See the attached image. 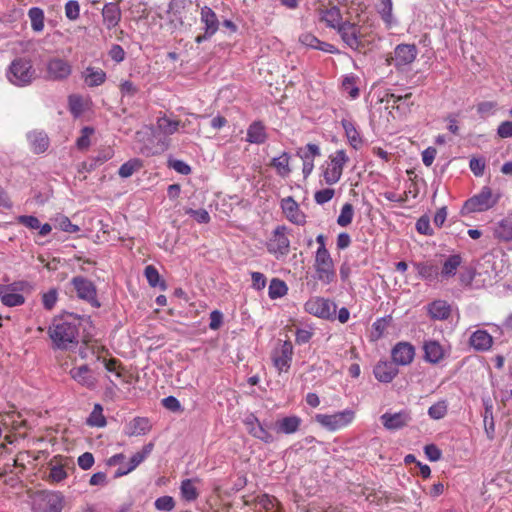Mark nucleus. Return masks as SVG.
I'll return each instance as SVG.
<instances>
[{"label": "nucleus", "instance_id": "26", "mask_svg": "<svg viewBox=\"0 0 512 512\" xmlns=\"http://www.w3.org/2000/svg\"><path fill=\"white\" fill-rule=\"evenodd\" d=\"M427 313L432 320L444 321L451 315V305L445 300H434L427 305Z\"/></svg>", "mask_w": 512, "mask_h": 512}, {"label": "nucleus", "instance_id": "38", "mask_svg": "<svg viewBox=\"0 0 512 512\" xmlns=\"http://www.w3.org/2000/svg\"><path fill=\"white\" fill-rule=\"evenodd\" d=\"M341 124L343 126V129L345 130V134L350 145L353 148L358 149L362 145L363 141L360 136V133L355 127V124L349 119H343L341 121Z\"/></svg>", "mask_w": 512, "mask_h": 512}, {"label": "nucleus", "instance_id": "37", "mask_svg": "<svg viewBox=\"0 0 512 512\" xmlns=\"http://www.w3.org/2000/svg\"><path fill=\"white\" fill-rule=\"evenodd\" d=\"M482 273L475 271L473 268H466L459 275L460 283L466 287L479 288L484 285L486 279L480 283L479 279Z\"/></svg>", "mask_w": 512, "mask_h": 512}, {"label": "nucleus", "instance_id": "33", "mask_svg": "<svg viewBox=\"0 0 512 512\" xmlns=\"http://www.w3.org/2000/svg\"><path fill=\"white\" fill-rule=\"evenodd\" d=\"M30 148L35 153H43L49 147V138L43 130H33L27 134Z\"/></svg>", "mask_w": 512, "mask_h": 512}, {"label": "nucleus", "instance_id": "56", "mask_svg": "<svg viewBox=\"0 0 512 512\" xmlns=\"http://www.w3.org/2000/svg\"><path fill=\"white\" fill-rule=\"evenodd\" d=\"M185 213L192 217L196 222L200 224H207L210 222V215L205 209H192L188 208L185 210Z\"/></svg>", "mask_w": 512, "mask_h": 512}, {"label": "nucleus", "instance_id": "48", "mask_svg": "<svg viewBox=\"0 0 512 512\" xmlns=\"http://www.w3.org/2000/svg\"><path fill=\"white\" fill-rule=\"evenodd\" d=\"M87 424L92 427H104L107 424L106 418L103 415V408L100 404H95L92 412L90 413Z\"/></svg>", "mask_w": 512, "mask_h": 512}, {"label": "nucleus", "instance_id": "7", "mask_svg": "<svg viewBox=\"0 0 512 512\" xmlns=\"http://www.w3.org/2000/svg\"><path fill=\"white\" fill-rule=\"evenodd\" d=\"M418 55L415 44H398L393 54L386 59L388 65H393L398 71H404L410 66Z\"/></svg>", "mask_w": 512, "mask_h": 512}, {"label": "nucleus", "instance_id": "42", "mask_svg": "<svg viewBox=\"0 0 512 512\" xmlns=\"http://www.w3.org/2000/svg\"><path fill=\"white\" fill-rule=\"evenodd\" d=\"M145 277L147 279L148 284L153 288H160L162 291H165L167 289L166 282L161 279V276L153 265H148L145 267L144 270Z\"/></svg>", "mask_w": 512, "mask_h": 512}, {"label": "nucleus", "instance_id": "1", "mask_svg": "<svg viewBox=\"0 0 512 512\" xmlns=\"http://www.w3.org/2000/svg\"><path fill=\"white\" fill-rule=\"evenodd\" d=\"M82 318L70 313L54 318L48 329L53 346L60 350H67L79 343V333Z\"/></svg>", "mask_w": 512, "mask_h": 512}, {"label": "nucleus", "instance_id": "53", "mask_svg": "<svg viewBox=\"0 0 512 512\" xmlns=\"http://www.w3.org/2000/svg\"><path fill=\"white\" fill-rule=\"evenodd\" d=\"M55 227L67 233H77L80 231V228L73 224L65 215H59L55 218Z\"/></svg>", "mask_w": 512, "mask_h": 512}, {"label": "nucleus", "instance_id": "24", "mask_svg": "<svg viewBox=\"0 0 512 512\" xmlns=\"http://www.w3.org/2000/svg\"><path fill=\"white\" fill-rule=\"evenodd\" d=\"M318 11L320 21L324 22L327 27L335 29L336 31L345 22L343 21L341 11L337 6L320 8Z\"/></svg>", "mask_w": 512, "mask_h": 512}, {"label": "nucleus", "instance_id": "34", "mask_svg": "<svg viewBox=\"0 0 512 512\" xmlns=\"http://www.w3.org/2000/svg\"><path fill=\"white\" fill-rule=\"evenodd\" d=\"M267 139L266 128L261 121L252 122L246 134V141L252 144H262Z\"/></svg>", "mask_w": 512, "mask_h": 512}, {"label": "nucleus", "instance_id": "41", "mask_svg": "<svg viewBox=\"0 0 512 512\" xmlns=\"http://www.w3.org/2000/svg\"><path fill=\"white\" fill-rule=\"evenodd\" d=\"M344 163L345 162H331L326 167V169L323 172V176L327 184L332 185L339 181L342 175Z\"/></svg>", "mask_w": 512, "mask_h": 512}, {"label": "nucleus", "instance_id": "14", "mask_svg": "<svg viewBox=\"0 0 512 512\" xmlns=\"http://www.w3.org/2000/svg\"><path fill=\"white\" fill-rule=\"evenodd\" d=\"M380 421L385 429L397 431L407 427L412 421L411 411L402 409L398 412H385L380 416Z\"/></svg>", "mask_w": 512, "mask_h": 512}, {"label": "nucleus", "instance_id": "63", "mask_svg": "<svg viewBox=\"0 0 512 512\" xmlns=\"http://www.w3.org/2000/svg\"><path fill=\"white\" fill-rule=\"evenodd\" d=\"M342 88L353 99L359 96V89L355 86V78L353 76L344 78V80L342 81Z\"/></svg>", "mask_w": 512, "mask_h": 512}, {"label": "nucleus", "instance_id": "35", "mask_svg": "<svg viewBox=\"0 0 512 512\" xmlns=\"http://www.w3.org/2000/svg\"><path fill=\"white\" fill-rule=\"evenodd\" d=\"M186 125L185 122H181L179 120L171 119L170 117L164 115L159 117L157 120V126L163 136L172 135L179 130V128H184Z\"/></svg>", "mask_w": 512, "mask_h": 512}, {"label": "nucleus", "instance_id": "4", "mask_svg": "<svg viewBox=\"0 0 512 512\" xmlns=\"http://www.w3.org/2000/svg\"><path fill=\"white\" fill-rule=\"evenodd\" d=\"M8 81L17 87H26L36 79V70L30 60L17 58L6 72Z\"/></svg>", "mask_w": 512, "mask_h": 512}, {"label": "nucleus", "instance_id": "23", "mask_svg": "<svg viewBox=\"0 0 512 512\" xmlns=\"http://www.w3.org/2000/svg\"><path fill=\"white\" fill-rule=\"evenodd\" d=\"M281 208L290 222L297 225L305 223V215L300 211L299 205L292 197L282 199Z\"/></svg>", "mask_w": 512, "mask_h": 512}, {"label": "nucleus", "instance_id": "49", "mask_svg": "<svg viewBox=\"0 0 512 512\" xmlns=\"http://www.w3.org/2000/svg\"><path fill=\"white\" fill-rule=\"evenodd\" d=\"M483 422H484V428H485V432H486L488 439L493 440L494 432H495V423H494L493 410H492L491 405H488V404L485 405Z\"/></svg>", "mask_w": 512, "mask_h": 512}, {"label": "nucleus", "instance_id": "21", "mask_svg": "<svg viewBox=\"0 0 512 512\" xmlns=\"http://www.w3.org/2000/svg\"><path fill=\"white\" fill-rule=\"evenodd\" d=\"M69 375L78 384L88 389H94L96 386L97 380L88 365L73 367L69 371Z\"/></svg>", "mask_w": 512, "mask_h": 512}, {"label": "nucleus", "instance_id": "60", "mask_svg": "<svg viewBox=\"0 0 512 512\" xmlns=\"http://www.w3.org/2000/svg\"><path fill=\"white\" fill-rule=\"evenodd\" d=\"M416 230L422 235H433L434 231L430 226V218L427 215H423L417 220Z\"/></svg>", "mask_w": 512, "mask_h": 512}, {"label": "nucleus", "instance_id": "59", "mask_svg": "<svg viewBox=\"0 0 512 512\" xmlns=\"http://www.w3.org/2000/svg\"><path fill=\"white\" fill-rule=\"evenodd\" d=\"M65 16L69 20H77L80 16V5L76 0H69L65 4Z\"/></svg>", "mask_w": 512, "mask_h": 512}, {"label": "nucleus", "instance_id": "13", "mask_svg": "<svg viewBox=\"0 0 512 512\" xmlns=\"http://www.w3.org/2000/svg\"><path fill=\"white\" fill-rule=\"evenodd\" d=\"M244 425L248 433L254 438L264 442L265 444H270L274 442V436L269 432V428L271 426L262 423L255 414L250 413L247 415L243 421Z\"/></svg>", "mask_w": 512, "mask_h": 512}, {"label": "nucleus", "instance_id": "64", "mask_svg": "<svg viewBox=\"0 0 512 512\" xmlns=\"http://www.w3.org/2000/svg\"><path fill=\"white\" fill-rule=\"evenodd\" d=\"M141 167V162H124V164L119 168L118 173L122 178H128Z\"/></svg>", "mask_w": 512, "mask_h": 512}, {"label": "nucleus", "instance_id": "17", "mask_svg": "<svg viewBox=\"0 0 512 512\" xmlns=\"http://www.w3.org/2000/svg\"><path fill=\"white\" fill-rule=\"evenodd\" d=\"M290 248V241L286 236V227L277 226L273 232V236L270 239L267 249L268 252L274 255H287Z\"/></svg>", "mask_w": 512, "mask_h": 512}, {"label": "nucleus", "instance_id": "28", "mask_svg": "<svg viewBox=\"0 0 512 512\" xmlns=\"http://www.w3.org/2000/svg\"><path fill=\"white\" fill-rule=\"evenodd\" d=\"M301 423L302 420L299 416H286L274 423V429L279 434H294L299 430Z\"/></svg>", "mask_w": 512, "mask_h": 512}, {"label": "nucleus", "instance_id": "25", "mask_svg": "<svg viewBox=\"0 0 512 512\" xmlns=\"http://www.w3.org/2000/svg\"><path fill=\"white\" fill-rule=\"evenodd\" d=\"M151 428L152 425L147 417L138 416L125 425L124 433L129 437L141 436L150 432Z\"/></svg>", "mask_w": 512, "mask_h": 512}, {"label": "nucleus", "instance_id": "20", "mask_svg": "<svg viewBox=\"0 0 512 512\" xmlns=\"http://www.w3.org/2000/svg\"><path fill=\"white\" fill-rule=\"evenodd\" d=\"M424 360L430 364L440 363L447 355V350L439 341L425 340L423 343Z\"/></svg>", "mask_w": 512, "mask_h": 512}, {"label": "nucleus", "instance_id": "29", "mask_svg": "<svg viewBox=\"0 0 512 512\" xmlns=\"http://www.w3.org/2000/svg\"><path fill=\"white\" fill-rule=\"evenodd\" d=\"M299 42L312 49L320 50L323 52L334 54L337 49L334 45L319 40L315 35L311 33H303L299 36Z\"/></svg>", "mask_w": 512, "mask_h": 512}, {"label": "nucleus", "instance_id": "11", "mask_svg": "<svg viewBox=\"0 0 512 512\" xmlns=\"http://www.w3.org/2000/svg\"><path fill=\"white\" fill-rule=\"evenodd\" d=\"M71 285L79 299L88 302L95 308H99L101 306L97 298L96 286L91 280L83 276H75L71 279Z\"/></svg>", "mask_w": 512, "mask_h": 512}, {"label": "nucleus", "instance_id": "61", "mask_svg": "<svg viewBox=\"0 0 512 512\" xmlns=\"http://www.w3.org/2000/svg\"><path fill=\"white\" fill-rule=\"evenodd\" d=\"M334 194L335 191L332 188L321 189L315 192L314 200L317 204L323 205L329 202L333 198Z\"/></svg>", "mask_w": 512, "mask_h": 512}, {"label": "nucleus", "instance_id": "36", "mask_svg": "<svg viewBox=\"0 0 512 512\" xmlns=\"http://www.w3.org/2000/svg\"><path fill=\"white\" fill-rule=\"evenodd\" d=\"M376 8L387 28H391L396 24V20L393 16L392 0H378Z\"/></svg>", "mask_w": 512, "mask_h": 512}, {"label": "nucleus", "instance_id": "10", "mask_svg": "<svg viewBox=\"0 0 512 512\" xmlns=\"http://www.w3.org/2000/svg\"><path fill=\"white\" fill-rule=\"evenodd\" d=\"M71 63L60 57H51L45 62L44 78L48 81H64L72 74Z\"/></svg>", "mask_w": 512, "mask_h": 512}, {"label": "nucleus", "instance_id": "8", "mask_svg": "<svg viewBox=\"0 0 512 512\" xmlns=\"http://www.w3.org/2000/svg\"><path fill=\"white\" fill-rule=\"evenodd\" d=\"M305 311L324 320H335L337 305L324 297H311L304 305Z\"/></svg>", "mask_w": 512, "mask_h": 512}, {"label": "nucleus", "instance_id": "54", "mask_svg": "<svg viewBox=\"0 0 512 512\" xmlns=\"http://www.w3.org/2000/svg\"><path fill=\"white\" fill-rule=\"evenodd\" d=\"M297 156L302 160L313 159L320 156V149L316 144H307L297 150Z\"/></svg>", "mask_w": 512, "mask_h": 512}, {"label": "nucleus", "instance_id": "16", "mask_svg": "<svg viewBox=\"0 0 512 512\" xmlns=\"http://www.w3.org/2000/svg\"><path fill=\"white\" fill-rule=\"evenodd\" d=\"M414 357L415 347L410 342L400 341L391 349V358L395 365L407 366L412 363Z\"/></svg>", "mask_w": 512, "mask_h": 512}, {"label": "nucleus", "instance_id": "18", "mask_svg": "<svg viewBox=\"0 0 512 512\" xmlns=\"http://www.w3.org/2000/svg\"><path fill=\"white\" fill-rule=\"evenodd\" d=\"M418 276L427 284H435L441 281L440 267L434 260L414 263Z\"/></svg>", "mask_w": 512, "mask_h": 512}, {"label": "nucleus", "instance_id": "47", "mask_svg": "<svg viewBox=\"0 0 512 512\" xmlns=\"http://www.w3.org/2000/svg\"><path fill=\"white\" fill-rule=\"evenodd\" d=\"M288 287L283 280L273 278L270 282L268 295L271 299H278L287 294Z\"/></svg>", "mask_w": 512, "mask_h": 512}, {"label": "nucleus", "instance_id": "30", "mask_svg": "<svg viewBox=\"0 0 512 512\" xmlns=\"http://www.w3.org/2000/svg\"><path fill=\"white\" fill-rule=\"evenodd\" d=\"M103 22L107 29L115 28L121 20V10L117 3H106L102 9Z\"/></svg>", "mask_w": 512, "mask_h": 512}, {"label": "nucleus", "instance_id": "15", "mask_svg": "<svg viewBox=\"0 0 512 512\" xmlns=\"http://www.w3.org/2000/svg\"><path fill=\"white\" fill-rule=\"evenodd\" d=\"M293 345L290 341H284L279 350L272 354V363L279 374L287 373L292 364Z\"/></svg>", "mask_w": 512, "mask_h": 512}, {"label": "nucleus", "instance_id": "6", "mask_svg": "<svg viewBox=\"0 0 512 512\" xmlns=\"http://www.w3.org/2000/svg\"><path fill=\"white\" fill-rule=\"evenodd\" d=\"M355 411L347 408L334 414H316L314 420L328 431H337L353 422Z\"/></svg>", "mask_w": 512, "mask_h": 512}, {"label": "nucleus", "instance_id": "5", "mask_svg": "<svg viewBox=\"0 0 512 512\" xmlns=\"http://www.w3.org/2000/svg\"><path fill=\"white\" fill-rule=\"evenodd\" d=\"M64 496L61 492L39 491L32 497L33 512H62Z\"/></svg>", "mask_w": 512, "mask_h": 512}, {"label": "nucleus", "instance_id": "32", "mask_svg": "<svg viewBox=\"0 0 512 512\" xmlns=\"http://www.w3.org/2000/svg\"><path fill=\"white\" fill-rule=\"evenodd\" d=\"M469 344L476 351H487L493 344V338L486 330L479 329L471 334Z\"/></svg>", "mask_w": 512, "mask_h": 512}, {"label": "nucleus", "instance_id": "57", "mask_svg": "<svg viewBox=\"0 0 512 512\" xmlns=\"http://www.w3.org/2000/svg\"><path fill=\"white\" fill-rule=\"evenodd\" d=\"M94 133V129L92 127L86 126L81 130V135L76 141V146L80 150H85L90 145V136Z\"/></svg>", "mask_w": 512, "mask_h": 512}, {"label": "nucleus", "instance_id": "43", "mask_svg": "<svg viewBox=\"0 0 512 512\" xmlns=\"http://www.w3.org/2000/svg\"><path fill=\"white\" fill-rule=\"evenodd\" d=\"M392 322V316L386 315L384 317L376 319V321L372 324V331L370 335L371 341H377L381 339L384 335L385 330Z\"/></svg>", "mask_w": 512, "mask_h": 512}, {"label": "nucleus", "instance_id": "9", "mask_svg": "<svg viewBox=\"0 0 512 512\" xmlns=\"http://www.w3.org/2000/svg\"><path fill=\"white\" fill-rule=\"evenodd\" d=\"M314 268L316 272V279L325 285L334 282L336 278V271L333 259L329 252L325 251L315 253Z\"/></svg>", "mask_w": 512, "mask_h": 512}, {"label": "nucleus", "instance_id": "55", "mask_svg": "<svg viewBox=\"0 0 512 512\" xmlns=\"http://www.w3.org/2000/svg\"><path fill=\"white\" fill-rule=\"evenodd\" d=\"M154 506L159 511H172L175 507V501L173 497L165 495L157 498L154 502Z\"/></svg>", "mask_w": 512, "mask_h": 512}, {"label": "nucleus", "instance_id": "2", "mask_svg": "<svg viewBox=\"0 0 512 512\" xmlns=\"http://www.w3.org/2000/svg\"><path fill=\"white\" fill-rule=\"evenodd\" d=\"M501 198L498 190H493L489 186H483L481 190L467 199L462 208V215H470L473 213H481L494 208Z\"/></svg>", "mask_w": 512, "mask_h": 512}, {"label": "nucleus", "instance_id": "39", "mask_svg": "<svg viewBox=\"0 0 512 512\" xmlns=\"http://www.w3.org/2000/svg\"><path fill=\"white\" fill-rule=\"evenodd\" d=\"M493 234L499 241L512 240V220L502 219L499 221L493 229Z\"/></svg>", "mask_w": 512, "mask_h": 512}, {"label": "nucleus", "instance_id": "22", "mask_svg": "<svg viewBox=\"0 0 512 512\" xmlns=\"http://www.w3.org/2000/svg\"><path fill=\"white\" fill-rule=\"evenodd\" d=\"M398 368L393 362L379 361L373 369L375 378L381 383H390L398 374Z\"/></svg>", "mask_w": 512, "mask_h": 512}, {"label": "nucleus", "instance_id": "45", "mask_svg": "<svg viewBox=\"0 0 512 512\" xmlns=\"http://www.w3.org/2000/svg\"><path fill=\"white\" fill-rule=\"evenodd\" d=\"M28 17L31 27L35 32H41L44 29V12L39 7H32L28 11Z\"/></svg>", "mask_w": 512, "mask_h": 512}, {"label": "nucleus", "instance_id": "27", "mask_svg": "<svg viewBox=\"0 0 512 512\" xmlns=\"http://www.w3.org/2000/svg\"><path fill=\"white\" fill-rule=\"evenodd\" d=\"M462 262L463 259L459 253L451 254L445 258L440 268L441 282L448 281L450 278L454 277Z\"/></svg>", "mask_w": 512, "mask_h": 512}, {"label": "nucleus", "instance_id": "58", "mask_svg": "<svg viewBox=\"0 0 512 512\" xmlns=\"http://www.w3.org/2000/svg\"><path fill=\"white\" fill-rule=\"evenodd\" d=\"M57 299H58L57 290L54 288L50 289L49 291H47L46 293H44L42 295L43 307L46 310H49V311L52 310L56 305Z\"/></svg>", "mask_w": 512, "mask_h": 512}, {"label": "nucleus", "instance_id": "44", "mask_svg": "<svg viewBox=\"0 0 512 512\" xmlns=\"http://www.w3.org/2000/svg\"><path fill=\"white\" fill-rule=\"evenodd\" d=\"M106 80V74L101 69L88 67L85 72V82L89 87H95L103 84Z\"/></svg>", "mask_w": 512, "mask_h": 512}, {"label": "nucleus", "instance_id": "51", "mask_svg": "<svg viewBox=\"0 0 512 512\" xmlns=\"http://www.w3.org/2000/svg\"><path fill=\"white\" fill-rule=\"evenodd\" d=\"M354 216L353 205L349 202L343 204L340 215L337 218V224L341 227H347L352 223Z\"/></svg>", "mask_w": 512, "mask_h": 512}, {"label": "nucleus", "instance_id": "40", "mask_svg": "<svg viewBox=\"0 0 512 512\" xmlns=\"http://www.w3.org/2000/svg\"><path fill=\"white\" fill-rule=\"evenodd\" d=\"M200 480L198 478L194 479H184L181 482L180 485V492L181 496L185 501L192 502L195 501L198 496L199 492L197 488L195 487L194 483L199 482Z\"/></svg>", "mask_w": 512, "mask_h": 512}, {"label": "nucleus", "instance_id": "3", "mask_svg": "<svg viewBox=\"0 0 512 512\" xmlns=\"http://www.w3.org/2000/svg\"><path fill=\"white\" fill-rule=\"evenodd\" d=\"M136 142L137 148L146 157L156 156L168 147L167 137L151 129L137 132Z\"/></svg>", "mask_w": 512, "mask_h": 512}, {"label": "nucleus", "instance_id": "19", "mask_svg": "<svg viewBox=\"0 0 512 512\" xmlns=\"http://www.w3.org/2000/svg\"><path fill=\"white\" fill-rule=\"evenodd\" d=\"M154 444L152 442L143 446L141 451L132 455L127 466L121 465L114 473V478H120L135 470L152 452Z\"/></svg>", "mask_w": 512, "mask_h": 512}, {"label": "nucleus", "instance_id": "12", "mask_svg": "<svg viewBox=\"0 0 512 512\" xmlns=\"http://www.w3.org/2000/svg\"><path fill=\"white\" fill-rule=\"evenodd\" d=\"M342 41L352 50L359 51L364 47L361 27L356 23L345 21L337 30Z\"/></svg>", "mask_w": 512, "mask_h": 512}, {"label": "nucleus", "instance_id": "31", "mask_svg": "<svg viewBox=\"0 0 512 512\" xmlns=\"http://www.w3.org/2000/svg\"><path fill=\"white\" fill-rule=\"evenodd\" d=\"M200 20L207 35H214L219 29V20L216 13L208 6H203L200 12Z\"/></svg>", "mask_w": 512, "mask_h": 512}, {"label": "nucleus", "instance_id": "62", "mask_svg": "<svg viewBox=\"0 0 512 512\" xmlns=\"http://www.w3.org/2000/svg\"><path fill=\"white\" fill-rule=\"evenodd\" d=\"M67 477V472L62 465H53L50 468L49 480L55 483L63 481Z\"/></svg>", "mask_w": 512, "mask_h": 512}, {"label": "nucleus", "instance_id": "50", "mask_svg": "<svg viewBox=\"0 0 512 512\" xmlns=\"http://www.w3.org/2000/svg\"><path fill=\"white\" fill-rule=\"evenodd\" d=\"M448 412V404L446 400H440L428 409V415L433 420H440L446 416Z\"/></svg>", "mask_w": 512, "mask_h": 512}, {"label": "nucleus", "instance_id": "46", "mask_svg": "<svg viewBox=\"0 0 512 512\" xmlns=\"http://www.w3.org/2000/svg\"><path fill=\"white\" fill-rule=\"evenodd\" d=\"M191 0H171L168 5V13L171 14L172 19L179 20L183 23L182 20V11L188 6L191 5Z\"/></svg>", "mask_w": 512, "mask_h": 512}, {"label": "nucleus", "instance_id": "52", "mask_svg": "<svg viewBox=\"0 0 512 512\" xmlns=\"http://www.w3.org/2000/svg\"><path fill=\"white\" fill-rule=\"evenodd\" d=\"M1 302L6 307H17L25 303V297L16 291H6Z\"/></svg>", "mask_w": 512, "mask_h": 512}]
</instances>
